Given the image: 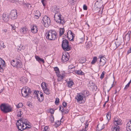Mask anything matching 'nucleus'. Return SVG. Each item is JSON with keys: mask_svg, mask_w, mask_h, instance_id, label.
Segmentation results:
<instances>
[{"mask_svg": "<svg viewBox=\"0 0 131 131\" xmlns=\"http://www.w3.org/2000/svg\"><path fill=\"white\" fill-rule=\"evenodd\" d=\"M60 9L59 8H55L53 11L54 13V19L56 22L60 24L63 25L65 21L63 18L62 17V16L59 13Z\"/></svg>", "mask_w": 131, "mask_h": 131, "instance_id": "obj_1", "label": "nucleus"}, {"mask_svg": "<svg viewBox=\"0 0 131 131\" xmlns=\"http://www.w3.org/2000/svg\"><path fill=\"white\" fill-rule=\"evenodd\" d=\"M46 36V39L50 41L55 40L58 37L56 32L53 30L47 31Z\"/></svg>", "mask_w": 131, "mask_h": 131, "instance_id": "obj_2", "label": "nucleus"}, {"mask_svg": "<svg viewBox=\"0 0 131 131\" xmlns=\"http://www.w3.org/2000/svg\"><path fill=\"white\" fill-rule=\"evenodd\" d=\"M0 107L1 110L5 113L12 112L13 111L12 107L6 104H2L0 105Z\"/></svg>", "mask_w": 131, "mask_h": 131, "instance_id": "obj_3", "label": "nucleus"}, {"mask_svg": "<svg viewBox=\"0 0 131 131\" xmlns=\"http://www.w3.org/2000/svg\"><path fill=\"white\" fill-rule=\"evenodd\" d=\"M68 41L66 39L63 40L62 44V49L65 51H69L71 50L72 47L69 45Z\"/></svg>", "mask_w": 131, "mask_h": 131, "instance_id": "obj_4", "label": "nucleus"}, {"mask_svg": "<svg viewBox=\"0 0 131 131\" xmlns=\"http://www.w3.org/2000/svg\"><path fill=\"white\" fill-rule=\"evenodd\" d=\"M35 97H37L38 101L40 102H42L44 100L43 94L41 92L38 91H35L34 92Z\"/></svg>", "mask_w": 131, "mask_h": 131, "instance_id": "obj_5", "label": "nucleus"}, {"mask_svg": "<svg viewBox=\"0 0 131 131\" xmlns=\"http://www.w3.org/2000/svg\"><path fill=\"white\" fill-rule=\"evenodd\" d=\"M106 60V58L103 56H101L98 58L97 64H98L99 69H100L101 67H103L105 64Z\"/></svg>", "mask_w": 131, "mask_h": 131, "instance_id": "obj_6", "label": "nucleus"}, {"mask_svg": "<svg viewBox=\"0 0 131 131\" xmlns=\"http://www.w3.org/2000/svg\"><path fill=\"white\" fill-rule=\"evenodd\" d=\"M42 21H43V22L41 21L42 24L46 27H48L50 25L51 20L50 18L46 15L43 17Z\"/></svg>", "mask_w": 131, "mask_h": 131, "instance_id": "obj_7", "label": "nucleus"}, {"mask_svg": "<svg viewBox=\"0 0 131 131\" xmlns=\"http://www.w3.org/2000/svg\"><path fill=\"white\" fill-rule=\"evenodd\" d=\"M11 64L13 67L17 68H20L22 67L21 61L17 59L12 60L10 62Z\"/></svg>", "mask_w": 131, "mask_h": 131, "instance_id": "obj_8", "label": "nucleus"}, {"mask_svg": "<svg viewBox=\"0 0 131 131\" xmlns=\"http://www.w3.org/2000/svg\"><path fill=\"white\" fill-rule=\"evenodd\" d=\"M84 99L85 98L84 97V96L81 93L77 94V96L75 97V99H77V102H79L80 103H84L85 100H84Z\"/></svg>", "mask_w": 131, "mask_h": 131, "instance_id": "obj_9", "label": "nucleus"}, {"mask_svg": "<svg viewBox=\"0 0 131 131\" xmlns=\"http://www.w3.org/2000/svg\"><path fill=\"white\" fill-rule=\"evenodd\" d=\"M48 84L45 82H43L41 84V87L43 90L44 92L47 95L50 94V91L47 88Z\"/></svg>", "mask_w": 131, "mask_h": 131, "instance_id": "obj_10", "label": "nucleus"}, {"mask_svg": "<svg viewBox=\"0 0 131 131\" xmlns=\"http://www.w3.org/2000/svg\"><path fill=\"white\" fill-rule=\"evenodd\" d=\"M17 10L16 9H13L11 10L9 14V17L12 19H16L17 17Z\"/></svg>", "mask_w": 131, "mask_h": 131, "instance_id": "obj_11", "label": "nucleus"}, {"mask_svg": "<svg viewBox=\"0 0 131 131\" xmlns=\"http://www.w3.org/2000/svg\"><path fill=\"white\" fill-rule=\"evenodd\" d=\"M5 66V63L3 59L0 58V72H3L4 71V68Z\"/></svg>", "mask_w": 131, "mask_h": 131, "instance_id": "obj_12", "label": "nucleus"}, {"mask_svg": "<svg viewBox=\"0 0 131 131\" xmlns=\"http://www.w3.org/2000/svg\"><path fill=\"white\" fill-rule=\"evenodd\" d=\"M121 120L118 117H115L113 121L114 125H120L121 124Z\"/></svg>", "mask_w": 131, "mask_h": 131, "instance_id": "obj_13", "label": "nucleus"}, {"mask_svg": "<svg viewBox=\"0 0 131 131\" xmlns=\"http://www.w3.org/2000/svg\"><path fill=\"white\" fill-rule=\"evenodd\" d=\"M9 15L7 13H4L2 15V19L5 21H8L9 19Z\"/></svg>", "mask_w": 131, "mask_h": 131, "instance_id": "obj_14", "label": "nucleus"}, {"mask_svg": "<svg viewBox=\"0 0 131 131\" xmlns=\"http://www.w3.org/2000/svg\"><path fill=\"white\" fill-rule=\"evenodd\" d=\"M38 30L37 26L35 24H33L31 29V32L34 34L37 33Z\"/></svg>", "mask_w": 131, "mask_h": 131, "instance_id": "obj_15", "label": "nucleus"}, {"mask_svg": "<svg viewBox=\"0 0 131 131\" xmlns=\"http://www.w3.org/2000/svg\"><path fill=\"white\" fill-rule=\"evenodd\" d=\"M120 127L119 126L117 125H113L111 128L112 131H119Z\"/></svg>", "mask_w": 131, "mask_h": 131, "instance_id": "obj_16", "label": "nucleus"}, {"mask_svg": "<svg viewBox=\"0 0 131 131\" xmlns=\"http://www.w3.org/2000/svg\"><path fill=\"white\" fill-rule=\"evenodd\" d=\"M62 62H66L69 60L68 56L67 54H63L62 56Z\"/></svg>", "mask_w": 131, "mask_h": 131, "instance_id": "obj_17", "label": "nucleus"}, {"mask_svg": "<svg viewBox=\"0 0 131 131\" xmlns=\"http://www.w3.org/2000/svg\"><path fill=\"white\" fill-rule=\"evenodd\" d=\"M28 29L25 26L21 27L20 30V32L23 34H25L26 33Z\"/></svg>", "mask_w": 131, "mask_h": 131, "instance_id": "obj_18", "label": "nucleus"}, {"mask_svg": "<svg viewBox=\"0 0 131 131\" xmlns=\"http://www.w3.org/2000/svg\"><path fill=\"white\" fill-rule=\"evenodd\" d=\"M81 93L85 98L91 95L90 93L87 90L83 91Z\"/></svg>", "mask_w": 131, "mask_h": 131, "instance_id": "obj_19", "label": "nucleus"}, {"mask_svg": "<svg viewBox=\"0 0 131 131\" xmlns=\"http://www.w3.org/2000/svg\"><path fill=\"white\" fill-rule=\"evenodd\" d=\"M21 92L22 95L23 97H25L26 98H27L29 96L28 93H26V90H25L24 88H23L22 89Z\"/></svg>", "mask_w": 131, "mask_h": 131, "instance_id": "obj_20", "label": "nucleus"}, {"mask_svg": "<svg viewBox=\"0 0 131 131\" xmlns=\"http://www.w3.org/2000/svg\"><path fill=\"white\" fill-rule=\"evenodd\" d=\"M69 81H67L68 86L69 88H71L72 86L74 84L73 80L71 79H69Z\"/></svg>", "mask_w": 131, "mask_h": 131, "instance_id": "obj_21", "label": "nucleus"}, {"mask_svg": "<svg viewBox=\"0 0 131 131\" xmlns=\"http://www.w3.org/2000/svg\"><path fill=\"white\" fill-rule=\"evenodd\" d=\"M126 129L127 131H131V119L127 123Z\"/></svg>", "mask_w": 131, "mask_h": 131, "instance_id": "obj_22", "label": "nucleus"}, {"mask_svg": "<svg viewBox=\"0 0 131 131\" xmlns=\"http://www.w3.org/2000/svg\"><path fill=\"white\" fill-rule=\"evenodd\" d=\"M35 58L36 60L39 63L41 62L44 63L45 62L44 60L40 58L39 56L36 55L35 56Z\"/></svg>", "mask_w": 131, "mask_h": 131, "instance_id": "obj_23", "label": "nucleus"}, {"mask_svg": "<svg viewBox=\"0 0 131 131\" xmlns=\"http://www.w3.org/2000/svg\"><path fill=\"white\" fill-rule=\"evenodd\" d=\"M23 88H24L25 90H26V93L29 95L32 92V91L31 89L27 86L24 87Z\"/></svg>", "mask_w": 131, "mask_h": 131, "instance_id": "obj_24", "label": "nucleus"}, {"mask_svg": "<svg viewBox=\"0 0 131 131\" xmlns=\"http://www.w3.org/2000/svg\"><path fill=\"white\" fill-rule=\"evenodd\" d=\"M22 121L21 119H20L19 120L17 121L16 123L17 127L19 130L20 129V127H21L22 125V124L21 123V122Z\"/></svg>", "mask_w": 131, "mask_h": 131, "instance_id": "obj_25", "label": "nucleus"}, {"mask_svg": "<svg viewBox=\"0 0 131 131\" xmlns=\"http://www.w3.org/2000/svg\"><path fill=\"white\" fill-rule=\"evenodd\" d=\"M56 75L58 77V81H61L64 77V75H61L60 73L56 74Z\"/></svg>", "mask_w": 131, "mask_h": 131, "instance_id": "obj_26", "label": "nucleus"}, {"mask_svg": "<svg viewBox=\"0 0 131 131\" xmlns=\"http://www.w3.org/2000/svg\"><path fill=\"white\" fill-rule=\"evenodd\" d=\"M27 79L25 77L23 76L20 78V81H21L23 83L25 84L27 83L28 81Z\"/></svg>", "mask_w": 131, "mask_h": 131, "instance_id": "obj_27", "label": "nucleus"}, {"mask_svg": "<svg viewBox=\"0 0 131 131\" xmlns=\"http://www.w3.org/2000/svg\"><path fill=\"white\" fill-rule=\"evenodd\" d=\"M75 73L78 75H84V73L81 70H76L75 71Z\"/></svg>", "mask_w": 131, "mask_h": 131, "instance_id": "obj_28", "label": "nucleus"}, {"mask_svg": "<svg viewBox=\"0 0 131 131\" xmlns=\"http://www.w3.org/2000/svg\"><path fill=\"white\" fill-rule=\"evenodd\" d=\"M124 40L128 42L130 40V37L129 35L126 34L125 37L123 38Z\"/></svg>", "mask_w": 131, "mask_h": 131, "instance_id": "obj_29", "label": "nucleus"}, {"mask_svg": "<svg viewBox=\"0 0 131 131\" xmlns=\"http://www.w3.org/2000/svg\"><path fill=\"white\" fill-rule=\"evenodd\" d=\"M111 111H109L106 114V118L108 121L111 119Z\"/></svg>", "mask_w": 131, "mask_h": 131, "instance_id": "obj_30", "label": "nucleus"}, {"mask_svg": "<svg viewBox=\"0 0 131 131\" xmlns=\"http://www.w3.org/2000/svg\"><path fill=\"white\" fill-rule=\"evenodd\" d=\"M22 126L20 128V129L19 130L21 131H22L23 130L25 129V127L23 124H25V126H27V122L26 123H24L23 122V121H22Z\"/></svg>", "mask_w": 131, "mask_h": 131, "instance_id": "obj_31", "label": "nucleus"}, {"mask_svg": "<svg viewBox=\"0 0 131 131\" xmlns=\"http://www.w3.org/2000/svg\"><path fill=\"white\" fill-rule=\"evenodd\" d=\"M65 31V30L64 28H60L59 32V35L60 36H61L63 34Z\"/></svg>", "mask_w": 131, "mask_h": 131, "instance_id": "obj_32", "label": "nucleus"}, {"mask_svg": "<svg viewBox=\"0 0 131 131\" xmlns=\"http://www.w3.org/2000/svg\"><path fill=\"white\" fill-rule=\"evenodd\" d=\"M75 67L73 65H70L69 66V68L70 70H69V71L70 72V73H72L73 71H74L75 70V69H74L72 71H71V70L74 69L75 68Z\"/></svg>", "mask_w": 131, "mask_h": 131, "instance_id": "obj_33", "label": "nucleus"}, {"mask_svg": "<svg viewBox=\"0 0 131 131\" xmlns=\"http://www.w3.org/2000/svg\"><path fill=\"white\" fill-rule=\"evenodd\" d=\"M97 60V58L96 57H94L93 60L91 62V63L92 64H94Z\"/></svg>", "mask_w": 131, "mask_h": 131, "instance_id": "obj_34", "label": "nucleus"}, {"mask_svg": "<svg viewBox=\"0 0 131 131\" xmlns=\"http://www.w3.org/2000/svg\"><path fill=\"white\" fill-rule=\"evenodd\" d=\"M86 60V59L84 57H82L81 58L80 61V63H83L85 62Z\"/></svg>", "mask_w": 131, "mask_h": 131, "instance_id": "obj_35", "label": "nucleus"}, {"mask_svg": "<svg viewBox=\"0 0 131 131\" xmlns=\"http://www.w3.org/2000/svg\"><path fill=\"white\" fill-rule=\"evenodd\" d=\"M70 32V35H72V38L71 40H70V39H69V40L71 41H73L74 40L73 39L75 37V35L72 32V31L70 30H69L68 31V32Z\"/></svg>", "mask_w": 131, "mask_h": 131, "instance_id": "obj_36", "label": "nucleus"}, {"mask_svg": "<svg viewBox=\"0 0 131 131\" xmlns=\"http://www.w3.org/2000/svg\"><path fill=\"white\" fill-rule=\"evenodd\" d=\"M54 70L55 71L56 73V74H57L59 73H60L59 70L58 68L56 67L54 68Z\"/></svg>", "mask_w": 131, "mask_h": 131, "instance_id": "obj_37", "label": "nucleus"}, {"mask_svg": "<svg viewBox=\"0 0 131 131\" xmlns=\"http://www.w3.org/2000/svg\"><path fill=\"white\" fill-rule=\"evenodd\" d=\"M6 46L4 44V43L2 42H0V49L2 48H5Z\"/></svg>", "mask_w": 131, "mask_h": 131, "instance_id": "obj_38", "label": "nucleus"}, {"mask_svg": "<svg viewBox=\"0 0 131 131\" xmlns=\"http://www.w3.org/2000/svg\"><path fill=\"white\" fill-rule=\"evenodd\" d=\"M54 119L53 115H51L49 120L51 122V123H53L54 122Z\"/></svg>", "mask_w": 131, "mask_h": 131, "instance_id": "obj_39", "label": "nucleus"}, {"mask_svg": "<svg viewBox=\"0 0 131 131\" xmlns=\"http://www.w3.org/2000/svg\"><path fill=\"white\" fill-rule=\"evenodd\" d=\"M61 122L60 121H57L55 123V124L56 127H58L61 124Z\"/></svg>", "mask_w": 131, "mask_h": 131, "instance_id": "obj_40", "label": "nucleus"}, {"mask_svg": "<svg viewBox=\"0 0 131 131\" xmlns=\"http://www.w3.org/2000/svg\"><path fill=\"white\" fill-rule=\"evenodd\" d=\"M59 99L58 97H57L56 98V100L55 102V104L56 105H59Z\"/></svg>", "mask_w": 131, "mask_h": 131, "instance_id": "obj_41", "label": "nucleus"}, {"mask_svg": "<svg viewBox=\"0 0 131 131\" xmlns=\"http://www.w3.org/2000/svg\"><path fill=\"white\" fill-rule=\"evenodd\" d=\"M35 15L36 16H38L39 17H40L41 16V14L39 11L37 10L35 13Z\"/></svg>", "mask_w": 131, "mask_h": 131, "instance_id": "obj_42", "label": "nucleus"}, {"mask_svg": "<svg viewBox=\"0 0 131 131\" xmlns=\"http://www.w3.org/2000/svg\"><path fill=\"white\" fill-rule=\"evenodd\" d=\"M23 104L22 103H19L17 105V108H19L22 107H23Z\"/></svg>", "mask_w": 131, "mask_h": 131, "instance_id": "obj_43", "label": "nucleus"}, {"mask_svg": "<svg viewBox=\"0 0 131 131\" xmlns=\"http://www.w3.org/2000/svg\"><path fill=\"white\" fill-rule=\"evenodd\" d=\"M24 5H26V7L29 8H30L31 7V5L30 4H26V3L24 4Z\"/></svg>", "mask_w": 131, "mask_h": 131, "instance_id": "obj_44", "label": "nucleus"}, {"mask_svg": "<svg viewBox=\"0 0 131 131\" xmlns=\"http://www.w3.org/2000/svg\"><path fill=\"white\" fill-rule=\"evenodd\" d=\"M100 126V125H99V124L97 126V129L98 130H101L102 129H103V128H104L105 127L104 126V125H103L102 126V127L101 128H100L99 127V126Z\"/></svg>", "mask_w": 131, "mask_h": 131, "instance_id": "obj_45", "label": "nucleus"}, {"mask_svg": "<svg viewBox=\"0 0 131 131\" xmlns=\"http://www.w3.org/2000/svg\"><path fill=\"white\" fill-rule=\"evenodd\" d=\"M105 73V72L104 71H103L102 72V73L101 74L100 77V78L101 79H102L104 77Z\"/></svg>", "mask_w": 131, "mask_h": 131, "instance_id": "obj_46", "label": "nucleus"}, {"mask_svg": "<svg viewBox=\"0 0 131 131\" xmlns=\"http://www.w3.org/2000/svg\"><path fill=\"white\" fill-rule=\"evenodd\" d=\"M23 113L21 111H20L19 112H18L17 114V116L18 117H21V115Z\"/></svg>", "mask_w": 131, "mask_h": 131, "instance_id": "obj_47", "label": "nucleus"}, {"mask_svg": "<svg viewBox=\"0 0 131 131\" xmlns=\"http://www.w3.org/2000/svg\"><path fill=\"white\" fill-rule=\"evenodd\" d=\"M67 103L65 101L63 102L62 105L64 108H66L67 106Z\"/></svg>", "mask_w": 131, "mask_h": 131, "instance_id": "obj_48", "label": "nucleus"}, {"mask_svg": "<svg viewBox=\"0 0 131 131\" xmlns=\"http://www.w3.org/2000/svg\"><path fill=\"white\" fill-rule=\"evenodd\" d=\"M115 43L116 45V48L118 47L121 45L120 42H119L118 41H116L115 42Z\"/></svg>", "mask_w": 131, "mask_h": 131, "instance_id": "obj_49", "label": "nucleus"}, {"mask_svg": "<svg viewBox=\"0 0 131 131\" xmlns=\"http://www.w3.org/2000/svg\"><path fill=\"white\" fill-rule=\"evenodd\" d=\"M130 84L129 83H128L125 86L124 89V90L127 89L129 87Z\"/></svg>", "mask_w": 131, "mask_h": 131, "instance_id": "obj_50", "label": "nucleus"}, {"mask_svg": "<svg viewBox=\"0 0 131 131\" xmlns=\"http://www.w3.org/2000/svg\"><path fill=\"white\" fill-rule=\"evenodd\" d=\"M85 128L86 129L87 128L88 126H89V123H88V121H86L85 123Z\"/></svg>", "mask_w": 131, "mask_h": 131, "instance_id": "obj_51", "label": "nucleus"}, {"mask_svg": "<svg viewBox=\"0 0 131 131\" xmlns=\"http://www.w3.org/2000/svg\"><path fill=\"white\" fill-rule=\"evenodd\" d=\"M46 0H41V2L43 5V6H45L46 5V2H45Z\"/></svg>", "mask_w": 131, "mask_h": 131, "instance_id": "obj_52", "label": "nucleus"}, {"mask_svg": "<svg viewBox=\"0 0 131 131\" xmlns=\"http://www.w3.org/2000/svg\"><path fill=\"white\" fill-rule=\"evenodd\" d=\"M83 7V9L84 10H86L87 9V6L85 4L84 5Z\"/></svg>", "mask_w": 131, "mask_h": 131, "instance_id": "obj_53", "label": "nucleus"}, {"mask_svg": "<svg viewBox=\"0 0 131 131\" xmlns=\"http://www.w3.org/2000/svg\"><path fill=\"white\" fill-rule=\"evenodd\" d=\"M131 52V47H130V48L129 49V50H128L127 52V54H128L129 53Z\"/></svg>", "mask_w": 131, "mask_h": 131, "instance_id": "obj_54", "label": "nucleus"}, {"mask_svg": "<svg viewBox=\"0 0 131 131\" xmlns=\"http://www.w3.org/2000/svg\"><path fill=\"white\" fill-rule=\"evenodd\" d=\"M50 113L52 114H53L54 112V111L52 109H50Z\"/></svg>", "mask_w": 131, "mask_h": 131, "instance_id": "obj_55", "label": "nucleus"}, {"mask_svg": "<svg viewBox=\"0 0 131 131\" xmlns=\"http://www.w3.org/2000/svg\"><path fill=\"white\" fill-rule=\"evenodd\" d=\"M43 131H49L47 127H45L44 129L43 130Z\"/></svg>", "mask_w": 131, "mask_h": 131, "instance_id": "obj_56", "label": "nucleus"}, {"mask_svg": "<svg viewBox=\"0 0 131 131\" xmlns=\"http://www.w3.org/2000/svg\"><path fill=\"white\" fill-rule=\"evenodd\" d=\"M11 26H12V29H13V30H15L16 29V27L14 25H11Z\"/></svg>", "mask_w": 131, "mask_h": 131, "instance_id": "obj_57", "label": "nucleus"}, {"mask_svg": "<svg viewBox=\"0 0 131 131\" xmlns=\"http://www.w3.org/2000/svg\"><path fill=\"white\" fill-rule=\"evenodd\" d=\"M63 116H62L61 118L60 119V122L63 123L64 122V120H63Z\"/></svg>", "mask_w": 131, "mask_h": 131, "instance_id": "obj_58", "label": "nucleus"}, {"mask_svg": "<svg viewBox=\"0 0 131 131\" xmlns=\"http://www.w3.org/2000/svg\"><path fill=\"white\" fill-rule=\"evenodd\" d=\"M64 107H63L62 106V110H61V111L62 113H63L64 112Z\"/></svg>", "mask_w": 131, "mask_h": 131, "instance_id": "obj_59", "label": "nucleus"}, {"mask_svg": "<svg viewBox=\"0 0 131 131\" xmlns=\"http://www.w3.org/2000/svg\"><path fill=\"white\" fill-rule=\"evenodd\" d=\"M87 129L85 128L84 129H83L82 130H80L79 131H87Z\"/></svg>", "mask_w": 131, "mask_h": 131, "instance_id": "obj_60", "label": "nucleus"}, {"mask_svg": "<svg viewBox=\"0 0 131 131\" xmlns=\"http://www.w3.org/2000/svg\"><path fill=\"white\" fill-rule=\"evenodd\" d=\"M69 111V110H68L67 109L65 111V114H67L68 113Z\"/></svg>", "mask_w": 131, "mask_h": 131, "instance_id": "obj_61", "label": "nucleus"}, {"mask_svg": "<svg viewBox=\"0 0 131 131\" xmlns=\"http://www.w3.org/2000/svg\"><path fill=\"white\" fill-rule=\"evenodd\" d=\"M80 39L81 40L82 42H83L84 40V38L83 37L80 38Z\"/></svg>", "mask_w": 131, "mask_h": 131, "instance_id": "obj_62", "label": "nucleus"}, {"mask_svg": "<svg viewBox=\"0 0 131 131\" xmlns=\"http://www.w3.org/2000/svg\"><path fill=\"white\" fill-rule=\"evenodd\" d=\"M39 17H39V16H35V15H34V18L36 19H38Z\"/></svg>", "mask_w": 131, "mask_h": 131, "instance_id": "obj_63", "label": "nucleus"}, {"mask_svg": "<svg viewBox=\"0 0 131 131\" xmlns=\"http://www.w3.org/2000/svg\"><path fill=\"white\" fill-rule=\"evenodd\" d=\"M30 128V127H28L26 126L25 127V129H27Z\"/></svg>", "mask_w": 131, "mask_h": 131, "instance_id": "obj_64", "label": "nucleus"}]
</instances>
